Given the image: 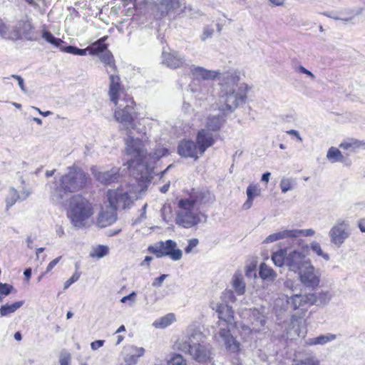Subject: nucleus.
<instances>
[{"label": "nucleus", "mask_w": 365, "mask_h": 365, "mask_svg": "<svg viewBox=\"0 0 365 365\" xmlns=\"http://www.w3.org/2000/svg\"><path fill=\"white\" fill-rule=\"evenodd\" d=\"M175 321V315L173 313H169L158 319L153 323V326L156 329H165Z\"/></svg>", "instance_id": "obj_36"}, {"label": "nucleus", "mask_w": 365, "mask_h": 365, "mask_svg": "<svg viewBox=\"0 0 365 365\" xmlns=\"http://www.w3.org/2000/svg\"><path fill=\"white\" fill-rule=\"evenodd\" d=\"M214 29L212 26H205L202 29L200 39L202 41H205L207 38H212L214 34Z\"/></svg>", "instance_id": "obj_54"}, {"label": "nucleus", "mask_w": 365, "mask_h": 365, "mask_svg": "<svg viewBox=\"0 0 365 365\" xmlns=\"http://www.w3.org/2000/svg\"><path fill=\"white\" fill-rule=\"evenodd\" d=\"M225 120L220 115H209L207 118L205 128L204 129H207L210 130V132H217L221 128L223 125Z\"/></svg>", "instance_id": "obj_32"}, {"label": "nucleus", "mask_w": 365, "mask_h": 365, "mask_svg": "<svg viewBox=\"0 0 365 365\" xmlns=\"http://www.w3.org/2000/svg\"><path fill=\"white\" fill-rule=\"evenodd\" d=\"M240 80L237 71H229L219 76L220 91L217 105L224 115L232 113L246 101L248 88L245 83H239Z\"/></svg>", "instance_id": "obj_1"}, {"label": "nucleus", "mask_w": 365, "mask_h": 365, "mask_svg": "<svg viewBox=\"0 0 365 365\" xmlns=\"http://www.w3.org/2000/svg\"><path fill=\"white\" fill-rule=\"evenodd\" d=\"M364 146L365 143L354 138L347 139L341 142L339 145L340 148L347 150L349 153H354Z\"/></svg>", "instance_id": "obj_33"}, {"label": "nucleus", "mask_w": 365, "mask_h": 365, "mask_svg": "<svg viewBox=\"0 0 365 365\" xmlns=\"http://www.w3.org/2000/svg\"><path fill=\"white\" fill-rule=\"evenodd\" d=\"M218 315V322L217 324H236L234 317V311L232 307L224 303H217L212 307Z\"/></svg>", "instance_id": "obj_20"}, {"label": "nucleus", "mask_w": 365, "mask_h": 365, "mask_svg": "<svg viewBox=\"0 0 365 365\" xmlns=\"http://www.w3.org/2000/svg\"><path fill=\"white\" fill-rule=\"evenodd\" d=\"M168 153V150L167 148L158 147L154 150L153 153H150L149 155H147L148 158L146 159V161H145V164H138L139 168L144 169V170H141L140 177L136 176V178L142 182V187L143 186L147 187L152 180L154 173V164L155 162L160 158L167 155ZM138 175H139V174H138Z\"/></svg>", "instance_id": "obj_9"}, {"label": "nucleus", "mask_w": 365, "mask_h": 365, "mask_svg": "<svg viewBox=\"0 0 365 365\" xmlns=\"http://www.w3.org/2000/svg\"><path fill=\"white\" fill-rule=\"evenodd\" d=\"M222 303L229 304L230 303H233L236 301V297L234 294V292L232 290L226 289L222 294Z\"/></svg>", "instance_id": "obj_52"}, {"label": "nucleus", "mask_w": 365, "mask_h": 365, "mask_svg": "<svg viewBox=\"0 0 365 365\" xmlns=\"http://www.w3.org/2000/svg\"><path fill=\"white\" fill-rule=\"evenodd\" d=\"M101 60L106 65V71L108 73L115 72V66L113 56L110 52H105L100 56Z\"/></svg>", "instance_id": "obj_43"}, {"label": "nucleus", "mask_w": 365, "mask_h": 365, "mask_svg": "<svg viewBox=\"0 0 365 365\" xmlns=\"http://www.w3.org/2000/svg\"><path fill=\"white\" fill-rule=\"evenodd\" d=\"M106 38L107 37L104 36L92 43L91 46H88L89 53L96 55L105 51L107 48V46L104 43Z\"/></svg>", "instance_id": "obj_41"}, {"label": "nucleus", "mask_w": 365, "mask_h": 365, "mask_svg": "<svg viewBox=\"0 0 365 365\" xmlns=\"http://www.w3.org/2000/svg\"><path fill=\"white\" fill-rule=\"evenodd\" d=\"M198 148L192 140H182L178 148V153L180 155L185 158H198Z\"/></svg>", "instance_id": "obj_26"}, {"label": "nucleus", "mask_w": 365, "mask_h": 365, "mask_svg": "<svg viewBox=\"0 0 365 365\" xmlns=\"http://www.w3.org/2000/svg\"><path fill=\"white\" fill-rule=\"evenodd\" d=\"M310 247H311L312 250L314 252H315L318 256H320V257H323L325 260H329V255L327 254V253H324L322 251L321 245H320V244L319 242H311Z\"/></svg>", "instance_id": "obj_51"}, {"label": "nucleus", "mask_w": 365, "mask_h": 365, "mask_svg": "<svg viewBox=\"0 0 365 365\" xmlns=\"http://www.w3.org/2000/svg\"><path fill=\"white\" fill-rule=\"evenodd\" d=\"M237 324H217L215 338L217 341L225 346L226 349L230 352L236 353L240 349V343L231 334V330Z\"/></svg>", "instance_id": "obj_10"}, {"label": "nucleus", "mask_w": 365, "mask_h": 365, "mask_svg": "<svg viewBox=\"0 0 365 365\" xmlns=\"http://www.w3.org/2000/svg\"><path fill=\"white\" fill-rule=\"evenodd\" d=\"M168 277V274H161L159 277H157L154 279L152 285L153 287H160L164 282V280Z\"/></svg>", "instance_id": "obj_62"}, {"label": "nucleus", "mask_w": 365, "mask_h": 365, "mask_svg": "<svg viewBox=\"0 0 365 365\" xmlns=\"http://www.w3.org/2000/svg\"><path fill=\"white\" fill-rule=\"evenodd\" d=\"M309 295L310 305H325L328 304L331 299V294L329 292H321L317 294H309Z\"/></svg>", "instance_id": "obj_31"}, {"label": "nucleus", "mask_w": 365, "mask_h": 365, "mask_svg": "<svg viewBox=\"0 0 365 365\" xmlns=\"http://www.w3.org/2000/svg\"><path fill=\"white\" fill-rule=\"evenodd\" d=\"M145 349L143 347L130 346L125 349L124 362L125 365H134L138 359L143 356Z\"/></svg>", "instance_id": "obj_27"}, {"label": "nucleus", "mask_w": 365, "mask_h": 365, "mask_svg": "<svg viewBox=\"0 0 365 365\" xmlns=\"http://www.w3.org/2000/svg\"><path fill=\"white\" fill-rule=\"evenodd\" d=\"M246 192L249 198L254 199L260 194V189L257 185L250 184L247 187Z\"/></svg>", "instance_id": "obj_53"}, {"label": "nucleus", "mask_w": 365, "mask_h": 365, "mask_svg": "<svg viewBox=\"0 0 365 365\" xmlns=\"http://www.w3.org/2000/svg\"><path fill=\"white\" fill-rule=\"evenodd\" d=\"M31 193V190L24 187H23L20 191H18L12 186L9 187L5 197L6 210H8L18 200L23 201L26 200Z\"/></svg>", "instance_id": "obj_19"}, {"label": "nucleus", "mask_w": 365, "mask_h": 365, "mask_svg": "<svg viewBox=\"0 0 365 365\" xmlns=\"http://www.w3.org/2000/svg\"><path fill=\"white\" fill-rule=\"evenodd\" d=\"M179 349L189 354L197 362H205L211 358L210 349L205 345V336L198 329L190 327L185 338L179 344Z\"/></svg>", "instance_id": "obj_3"}, {"label": "nucleus", "mask_w": 365, "mask_h": 365, "mask_svg": "<svg viewBox=\"0 0 365 365\" xmlns=\"http://www.w3.org/2000/svg\"><path fill=\"white\" fill-rule=\"evenodd\" d=\"M259 274L262 279L269 281H273L277 277L276 272L265 263L260 264Z\"/></svg>", "instance_id": "obj_39"}, {"label": "nucleus", "mask_w": 365, "mask_h": 365, "mask_svg": "<svg viewBox=\"0 0 365 365\" xmlns=\"http://www.w3.org/2000/svg\"><path fill=\"white\" fill-rule=\"evenodd\" d=\"M42 38L48 43L56 47L60 46V45L63 43V40L56 38L50 31L45 29L42 31Z\"/></svg>", "instance_id": "obj_46"}, {"label": "nucleus", "mask_w": 365, "mask_h": 365, "mask_svg": "<svg viewBox=\"0 0 365 365\" xmlns=\"http://www.w3.org/2000/svg\"><path fill=\"white\" fill-rule=\"evenodd\" d=\"M93 214V205L88 199L81 195H76L71 197L67 216L73 227L76 228L89 227Z\"/></svg>", "instance_id": "obj_4"}, {"label": "nucleus", "mask_w": 365, "mask_h": 365, "mask_svg": "<svg viewBox=\"0 0 365 365\" xmlns=\"http://www.w3.org/2000/svg\"><path fill=\"white\" fill-rule=\"evenodd\" d=\"M24 1L33 9H38L45 6L46 0H24Z\"/></svg>", "instance_id": "obj_58"}, {"label": "nucleus", "mask_w": 365, "mask_h": 365, "mask_svg": "<svg viewBox=\"0 0 365 365\" xmlns=\"http://www.w3.org/2000/svg\"><path fill=\"white\" fill-rule=\"evenodd\" d=\"M240 317L243 319L247 318L252 324V327L247 325L242 327V329L247 333L252 331L259 332L263 330L265 325V319L264 315L256 309H245L239 312Z\"/></svg>", "instance_id": "obj_15"}, {"label": "nucleus", "mask_w": 365, "mask_h": 365, "mask_svg": "<svg viewBox=\"0 0 365 365\" xmlns=\"http://www.w3.org/2000/svg\"><path fill=\"white\" fill-rule=\"evenodd\" d=\"M288 249H281L280 250L274 252L272 255V259L274 264L277 267L286 266V260L287 257Z\"/></svg>", "instance_id": "obj_40"}, {"label": "nucleus", "mask_w": 365, "mask_h": 365, "mask_svg": "<svg viewBox=\"0 0 365 365\" xmlns=\"http://www.w3.org/2000/svg\"><path fill=\"white\" fill-rule=\"evenodd\" d=\"M190 73L192 78L195 80H203L207 81L215 78L219 80V76L223 74V73H221L216 71L207 70L203 67L195 66L191 67Z\"/></svg>", "instance_id": "obj_24"}, {"label": "nucleus", "mask_w": 365, "mask_h": 365, "mask_svg": "<svg viewBox=\"0 0 365 365\" xmlns=\"http://www.w3.org/2000/svg\"><path fill=\"white\" fill-rule=\"evenodd\" d=\"M282 239L291 240L290 229H282L279 232L271 234L266 237L264 242L265 243H271Z\"/></svg>", "instance_id": "obj_37"}, {"label": "nucleus", "mask_w": 365, "mask_h": 365, "mask_svg": "<svg viewBox=\"0 0 365 365\" xmlns=\"http://www.w3.org/2000/svg\"><path fill=\"white\" fill-rule=\"evenodd\" d=\"M81 273L77 270L73 274V275L64 283V289H68L72 284L77 282L80 278Z\"/></svg>", "instance_id": "obj_59"}, {"label": "nucleus", "mask_w": 365, "mask_h": 365, "mask_svg": "<svg viewBox=\"0 0 365 365\" xmlns=\"http://www.w3.org/2000/svg\"><path fill=\"white\" fill-rule=\"evenodd\" d=\"M309 294H294L290 297H285V300L288 306L292 309L302 310L304 306L309 304Z\"/></svg>", "instance_id": "obj_28"}, {"label": "nucleus", "mask_w": 365, "mask_h": 365, "mask_svg": "<svg viewBox=\"0 0 365 365\" xmlns=\"http://www.w3.org/2000/svg\"><path fill=\"white\" fill-rule=\"evenodd\" d=\"M191 91L195 94V98L205 100L213 92V86L210 82H202L198 86L191 87Z\"/></svg>", "instance_id": "obj_30"}, {"label": "nucleus", "mask_w": 365, "mask_h": 365, "mask_svg": "<svg viewBox=\"0 0 365 365\" xmlns=\"http://www.w3.org/2000/svg\"><path fill=\"white\" fill-rule=\"evenodd\" d=\"M116 219V210L109 205L103 208L98 214L96 225L100 227H106L115 222Z\"/></svg>", "instance_id": "obj_23"}, {"label": "nucleus", "mask_w": 365, "mask_h": 365, "mask_svg": "<svg viewBox=\"0 0 365 365\" xmlns=\"http://www.w3.org/2000/svg\"><path fill=\"white\" fill-rule=\"evenodd\" d=\"M95 179L103 185H110L118 182L120 178V169L113 167L109 170H101L96 167L91 168Z\"/></svg>", "instance_id": "obj_18"}, {"label": "nucleus", "mask_w": 365, "mask_h": 365, "mask_svg": "<svg viewBox=\"0 0 365 365\" xmlns=\"http://www.w3.org/2000/svg\"><path fill=\"white\" fill-rule=\"evenodd\" d=\"M351 235L349 221L339 219L331 227L329 232L330 242L334 246L340 247Z\"/></svg>", "instance_id": "obj_14"}, {"label": "nucleus", "mask_w": 365, "mask_h": 365, "mask_svg": "<svg viewBox=\"0 0 365 365\" xmlns=\"http://www.w3.org/2000/svg\"><path fill=\"white\" fill-rule=\"evenodd\" d=\"M148 251L155 254L158 258L168 256L173 261H178L182 257V251L178 248L176 242L172 240L160 241L150 246Z\"/></svg>", "instance_id": "obj_11"}, {"label": "nucleus", "mask_w": 365, "mask_h": 365, "mask_svg": "<svg viewBox=\"0 0 365 365\" xmlns=\"http://www.w3.org/2000/svg\"><path fill=\"white\" fill-rule=\"evenodd\" d=\"M205 215L189 199H180L178 204L176 224L183 228H191L205 221Z\"/></svg>", "instance_id": "obj_8"}, {"label": "nucleus", "mask_w": 365, "mask_h": 365, "mask_svg": "<svg viewBox=\"0 0 365 365\" xmlns=\"http://www.w3.org/2000/svg\"><path fill=\"white\" fill-rule=\"evenodd\" d=\"M168 365H187V363L182 355L175 354L168 361Z\"/></svg>", "instance_id": "obj_55"}, {"label": "nucleus", "mask_w": 365, "mask_h": 365, "mask_svg": "<svg viewBox=\"0 0 365 365\" xmlns=\"http://www.w3.org/2000/svg\"><path fill=\"white\" fill-rule=\"evenodd\" d=\"M14 289V287L12 285H10L9 284H3L0 283V294L7 296L9 295L11 291Z\"/></svg>", "instance_id": "obj_60"}, {"label": "nucleus", "mask_w": 365, "mask_h": 365, "mask_svg": "<svg viewBox=\"0 0 365 365\" xmlns=\"http://www.w3.org/2000/svg\"><path fill=\"white\" fill-rule=\"evenodd\" d=\"M215 135L207 129L202 128L198 131L196 141L200 154L204 153L208 148L215 143Z\"/></svg>", "instance_id": "obj_21"}, {"label": "nucleus", "mask_w": 365, "mask_h": 365, "mask_svg": "<svg viewBox=\"0 0 365 365\" xmlns=\"http://www.w3.org/2000/svg\"><path fill=\"white\" fill-rule=\"evenodd\" d=\"M295 185L294 180L292 178H282L279 186L282 190V192L286 193L287 192L292 190Z\"/></svg>", "instance_id": "obj_47"}, {"label": "nucleus", "mask_w": 365, "mask_h": 365, "mask_svg": "<svg viewBox=\"0 0 365 365\" xmlns=\"http://www.w3.org/2000/svg\"><path fill=\"white\" fill-rule=\"evenodd\" d=\"M199 241L197 238H192L188 240V245L185 248V252L187 254L192 252V250L197 247Z\"/></svg>", "instance_id": "obj_61"}, {"label": "nucleus", "mask_w": 365, "mask_h": 365, "mask_svg": "<svg viewBox=\"0 0 365 365\" xmlns=\"http://www.w3.org/2000/svg\"><path fill=\"white\" fill-rule=\"evenodd\" d=\"M163 63L171 68L181 67L184 63V57L177 51L165 52L162 53Z\"/></svg>", "instance_id": "obj_25"}, {"label": "nucleus", "mask_w": 365, "mask_h": 365, "mask_svg": "<svg viewBox=\"0 0 365 365\" xmlns=\"http://www.w3.org/2000/svg\"><path fill=\"white\" fill-rule=\"evenodd\" d=\"M336 339V336L333 334H327L324 335H320L317 337L309 338L305 341V344L308 346L314 345H324L329 341H334Z\"/></svg>", "instance_id": "obj_34"}, {"label": "nucleus", "mask_w": 365, "mask_h": 365, "mask_svg": "<svg viewBox=\"0 0 365 365\" xmlns=\"http://www.w3.org/2000/svg\"><path fill=\"white\" fill-rule=\"evenodd\" d=\"M145 134V129L141 133L133 131V134L129 133V136L125 141V153L130 157L127 162L128 168L135 178H136L138 174L141 173L142 170H144L143 168L138 167V164H145V161L148 158L143 144ZM138 177H140V175Z\"/></svg>", "instance_id": "obj_5"}, {"label": "nucleus", "mask_w": 365, "mask_h": 365, "mask_svg": "<svg viewBox=\"0 0 365 365\" xmlns=\"http://www.w3.org/2000/svg\"><path fill=\"white\" fill-rule=\"evenodd\" d=\"M61 51L67 53H71L76 56H85L88 51V47L84 49L78 48L73 46H68L61 48Z\"/></svg>", "instance_id": "obj_48"}, {"label": "nucleus", "mask_w": 365, "mask_h": 365, "mask_svg": "<svg viewBox=\"0 0 365 365\" xmlns=\"http://www.w3.org/2000/svg\"><path fill=\"white\" fill-rule=\"evenodd\" d=\"M34 29L32 19L25 15L16 22L15 26L11 27L10 38L12 41H16L24 37L28 41H36L37 38L34 36Z\"/></svg>", "instance_id": "obj_12"}, {"label": "nucleus", "mask_w": 365, "mask_h": 365, "mask_svg": "<svg viewBox=\"0 0 365 365\" xmlns=\"http://www.w3.org/2000/svg\"><path fill=\"white\" fill-rule=\"evenodd\" d=\"M232 287L239 295H242L245 292V282L243 275L240 272H236L232 279Z\"/></svg>", "instance_id": "obj_35"}, {"label": "nucleus", "mask_w": 365, "mask_h": 365, "mask_svg": "<svg viewBox=\"0 0 365 365\" xmlns=\"http://www.w3.org/2000/svg\"><path fill=\"white\" fill-rule=\"evenodd\" d=\"M110 83L108 94L110 100L114 103L117 104L118 101L125 98L123 96V91L121 88L120 77L118 75L110 73Z\"/></svg>", "instance_id": "obj_22"}, {"label": "nucleus", "mask_w": 365, "mask_h": 365, "mask_svg": "<svg viewBox=\"0 0 365 365\" xmlns=\"http://www.w3.org/2000/svg\"><path fill=\"white\" fill-rule=\"evenodd\" d=\"M71 361V356L68 354H62L59 359L61 365H69Z\"/></svg>", "instance_id": "obj_64"}, {"label": "nucleus", "mask_w": 365, "mask_h": 365, "mask_svg": "<svg viewBox=\"0 0 365 365\" xmlns=\"http://www.w3.org/2000/svg\"><path fill=\"white\" fill-rule=\"evenodd\" d=\"M291 240H297L300 237H311L314 235L313 229H290Z\"/></svg>", "instance_id": "obj_44"}, {"label": "nucleus", "mask_w": 365, "mask_h": 365, "mask_svg": "<svg viewBox=\"0 0 365 365\" xmlns=\"http://www.w3.org/2000/svg\"><path fill=\"white\" fill-rule=\"evenodd\" d=\"M115 106H116L114 112L115 119L123 129L127 130L130 134H133V131H136L137 133H143L145 127L140 123L134 122L135 110V103L132 98H123Z\"/></svg>", "instance_id": "obj_7"}, {"label": "nucleus", "mask_w": 365, "mask_h": 365, "mask_svg": "<svg viewBox=\"0 0 365 365\" xmlns=\"http://www.w3.org/2000/svg\"><path fill=\"white\" fill-rule=\"evenodd\" d=\"M24 304V301L16 302L11 304H6L0 307V317H7L14 313L17 309L21 307Z\"/></svg>", "instance_id": "obj_38"}, {"label": "nucleus", "mask_w": 365, "mask_h": 365, "mask_svg": "<svg viewBox=\"0 0 365 365\" xmlns=\"http://www.w3.org/2000/svg\"><path fill=\"white\" fill-rule=\"evenodd\" d=\"M11 77L14 78V79H16L17 81H18L19 86L20 88L21 89V91L24 93H26V88L24 86V79L21 76H19L18 75H12Z\"/></svg>", "instance_id": "obj_63"}, {"label": "nucleus", "mask_w": 365, "mask_h": 365, "mask_svg": "<svg viewBox=\"0 0 365 365\" xmlns=\"http://www.w3.org/2000/svg\"><path fill=\"white\" fill-rule=\"evenodd\" d=\"M136 301V293L135 292H132L127 296H125L121 298L120 302L122 303H128L130 307L133 306V304Z\"/></svg>", "instance_id": "obj_57"}, {"label": "nucleus", "mask_w": 365, "mask_h": 365, "mask_svg": "<svg viewBox=\"0 0 365 365\" xmlns=\"http://www.w3.org/2000/svg\"><path fill=\"white\" fill-rule=\"evenodd\" d=\"M187 199L193 202L197 207L201 205L212 202L214 195L207 190H200L192 193Z\"/></svg>", "instance_id": "obj_29"}, {"label": "nucleus", "mask_w": 365, "mask_h": 365, "mask_svg": "<svg viewBox=\"0 0 365 365\" xmlns=\"http://www.w3.org/2000/svg\"><path fill=\"white\" fill-rule=\"evenodd\" d=\"M286 266L289 270L294 272H298L303 269L311 260L307 257L304 248L301 250H293L287 252Z\"/></svg>", "instance_id": "obj_17"}, {"label": "nucleus", "mask_w": 365, "mask_h": 365, "mask_svg": "<svg viewBox=\"0 0 365 365\" xmlns=\"http://www.w3.org/2000/svg\"><path fill=\"white\" fill-rule=\"evenodd\" d=\"M292 365H320V361L316 356L310 354L302 359L294 361Z\"/></svg>", "instance_id": "obj_45"}, {"label": "nucleus", "mask_w": 365, "mask_h": 365, "mask_svg": "<svg viewBox=\"0 0 365 365\" xmlns=\"http://www.w3.org/2000/svg\"><path fill=\"white\" fill-rule=\"evenodd\" d=\"M137 185L133 183L131 185H121L117 189L109 190L107 192V198L109 205L115 210L130 209L135 200L140 197V193L147 187H143L142 182L135 178Z\"/></svg>", "instance_id": "obj_6"}, {"label": "nucleus", "mask_w": 365, "mask_h": 365, "mask_svg": "<svg viewBox=\"0 0 365 365\" xmlns=\"http://www.w3.org/2000/svg\"><path fill=\"white\" fill-rule=\"evenodd\" d=\"M108 252V248L106 246L98 245L93 248L92 252L90 253V256L92 257H96L98 259L102 258L106 256Z\"/></svg>", "instance_id": "obj_50"}, {"label": "nucleus", "mask_w": 365, "mask_h": 365, "mask_svg": "<svg viewBox=\"0 0 365 365\" xmlns=\"http://www.w3.org/2000/svg\"><path fill=\"white\" fill-rule=\"evenodd\" d=\"M297 273L300 282L305 287L314 289L319 287L321 274L319 270L315 269L312 262H308V264Z\"/></svg>", "instance_id": "obj_16"}, {"label": "nucleus", "mask_w": 365, "mask_h": 365, "mask_svg": "<svg viewBox=\"0 0 365 365\" xmlns=\"http://www.w3.org/2000/svg\"><path fill=\"white\" fill-rule=\"evenodd\" d=\"M186 0H153V6L161 17L180 14L185 9Z\"/></svg>", "instance_id": "obj_13"}, {"label": "nucleus", "mask_w": 365, "mask_h": 365, "mask_svg": "<svg viewBox=\"0 0 365 365\" xmlns=\"http://www.w3.org/2000/svg\"><path fill=\"white\" fill-rule=\"evenodd\" d=\"M294 71L297 73H302L307 75L309 78L314 80L315 78V76L306 68L301 65H297L294 66Z\"/></svg>", "instance_id": "obj_56"}, {"label": "nucleus", "mask_w": 365, "mask_h": 365, "mask_svg": "<svg viewBox=\"0 0 365 365\" xmlns=\"http://www.w3.org/2000/svg\"><path fill=\"white\" fill-rule=\"evenodd\" d=\"M327 158L332 163L337 162L343 163L345 160V158L341 152L335 147H331L328 150Z\"/></svg>", "instance_id": "obj_42"}, {"label": "nucleus", "mask_w": 365, "mask_h": 365, "mask_svg": "<svg viewBox=\"0 0 365 365\" xmlns=\"http://www.w3.org/2000/svg\"><path fill=\"white\" fill-rule=\"evenodd\" d=\"M88 175L80 167L73 165L67 168L58 181L50 185L51 196L56 203H62L67 193L78 192L87 185Z\"/></svg>", "instance_id": "obj_2"}, {"label": "nucleus", "mask_w": 365, "mask_h": 365, "mask_svg": "<svg viewBox=\"0 0 365 365\" xmlns=\"http://www.w3.org/2000/svg\"><path fill=\"white\" fill-rule=\"evenodd\" d=\"M11 26L0 17V37L11 40Z\"/></svg>", "instance_id": "obj_49"}]
</instances>
